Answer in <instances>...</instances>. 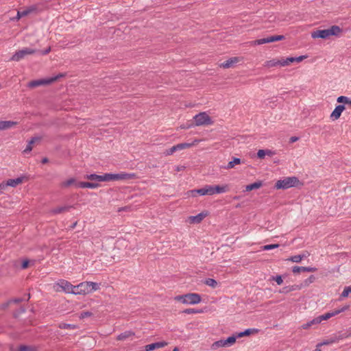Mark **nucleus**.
Masks as SVG:
<instances>
[{"label":"nucleus","instance_id":"f257e3e1","mask_svg":"<svg viewBox=\"0 0 351 351\" xmlns=\"http://www.w3.org/2000/svg\"><path fill=\"white\" fill-rule=\"evenodd\" d=\"M135 177L134 173H105L102 176L97 174H89L85 176V178L97 182H110L113 180H124L132 179Z\"/></svg>","mask_w":351,"mask_h":351},{"label":"nucleus","instance_id":"f03ea898","mask_svg":"<svg viewBox=\"0 0 351 351\" xmlns=\"http://www.w3.org/2000/svg\"><path fill=\"white\" fill-rule=\"evenodd\" d=\"M175 300L186 304H197L202 300L200 295L195 293L177 295Z\"/></svg>","mask_w":351,"mask_h":351},{"label":"nucleus","instance_id":"7ed1b4c3","mask_svg":"<svg viewBox=\"0 0 351 351\" xmlns=\"http://www.w3.org/2000/svg\"><path fill=\"white\" fill-rule=\"evenodd\" d=\"M299 182L296 177H287L283 180H278L275 184V188L276 189H287L296 186Z\"/></svg>","mask_w":351,"mask_h":351},{"label":"nucleus","instance_id":"20e7f679","mask_svg":"<svg viewBox=\"0 0 351 351\" xmlns=\"http://www.w3.org/2000/svg\"><path fill=\"white\" fill-rule=\"evenodd\" d=\"M64 76V74H60L55 77H52L48 79H41L37 80H32L28 83V87L31 88H34L42 85L50 84L54 82H56L60 77Z\"/></svg>","mask_w":351,"mask_h":351},{"label":"nucleus","instance_id":"39448f33","mask_svg":"<svg viewBox=\"0 0 351 351\" xmlns=\"http://www.w3.org/2000/svg\"><path fill=\"white\" fill-rule=\"evenodd\" d=\"M237 337H235L234 335L229 337L226 339H220L219 341H215L211 345V349L217 350L219 348L231 346L235 343Z\"/></svg>","mask_w":351,"mask_h":351},{"label":"nucleus","instance_id":"423d86ee","mask_svg":"<svg viewBox=\"0 0 351 351\" xmlns=\"http://www.w3.org/2000/svg\"><path fill=\"white\" fill-rule=\"evenodd\" d=\"M195 125H209L213 124V121L211 118L206 114V112H200L194 117Z\"/></svg>","mask_w":351,"mask_h":351},{"label":"nucleus","instance_id":"0eeeda50","mask_svg":"<svg viewBox=\"0 0 351 351\" xmlns=\"http://www.w3.org/2000/svg\"><path fill=\"white\" fill-rule=\"evenodd\" d=\"M37 50L32 48H23L16 51L11 58V60L19 62L23 59L27 55H32L35 53Z\"/></svg>","mask_w":351,"mask_h":351},{"label":"nucleus","instance_id":"6e6552de","mask_svg":"<svg viewBox=\"0 0 351 351\" xmlns=\"http://www.w3.org/2000/svg\"><path fill=\"white\" fill-rule=\"evenodd\" d=\"M56 286L58 288H60L62 291L68 293H73L74 290V286L65 280H60L56 283Z\"/></svg>","mask_w":351,"mask_h":351},{"label":"nucleus","instance_id":"1a4fd4ad","mask_svg":"<svg viewBox=\"0 0 351 351\" xmlns=\"http://www.w3.org/2000/svg\"><path fill=\"white\" fill-rule=\"evenodd\" d=\"M87 282H83L77 285V286H74V290L73 291V294H87L89 293V289L87 287Z\"/></svg>","mask_w":351,"mask_h":351},{"label":"nucleus","instance_id":"9d476101","mask_svg":"<svg viewBox=\"0 0 351 351\" xmlns=\"http://www.w3.org/2000/svg\"><path fill=\"white\" fill-rule=\"evenodd\" d=\"M191 146V144L190 143H180V144H178L176 145H174L172 147H171L170 149H167L164 154L166 155V156H169V155H171L173 154L174 152L178 151V150H181V149H186V148H189Z\"/></svg>","mask_w":351,"mask_h":351},{"label":"nucleus","instance_id":"9b49d317","mask_svg":"<svg viewBox=\"0 0 351 351\" xmlns=\"http://www.w3.org/2000/svg\"><path fill=\"white\" fill-rule=\"evenodd\" d=\"M306 58H307V56H298L296 58L289 57V58H287L286 59L282 58V66H288L291 63H293V62H300L302 60H304V59H306Z\"/></svg>","mask_w":351,"mask_h":351},{"label":"nucleus","instance_id":"f8f14e48","mask_svg":"<svg viewBox=\"0 0 351 351\" xmlns=\"http://www.w3.org/2000/svg\"><path fill=\"white\" fill-rule=\"evenodd\" d=\"M346 109V106L344 105H338L336 106L335 110L332 112L330 117L332 121L337 120L342 113V112Z\"/></svg>","mask_w":351,"mask_h":351},{"label":"nucleus","instance_id":"ddd939ff","mask_svg":"<svg viewBox=\"0 0 351 351\" xmlns=\"http://www.w3.org/2000/svg\"><path fill=\"white\" fill-rule=\"evenodd\" d=\"M317 270L316 267H299V266H294L292 268V271L294 274H299L300 272H315Z\"/></svg>","mask_w":351,"mask_h":351},{"label":"nucleus","instance_id":"4468645a","mask_svg":"<svg viewBox=\"0 0 351 351\" xmlns=\"http://www.w3.org/2000/svg\"><path fill=\"white\" fill-rule=\"evenodd\" d=\"M167 345V343L165 341H160L156 342L154 343L148 344L145 346V351H152L156 349H159L164 348Z\"/></svg>","mask_w":351,"mask_h":351},{"label":"nucleus","instance_id":"2eb2a0df","mask_svg":"<svg viewBox=\"0 0 351 351\" xmlns=\"http://www.w3.org/2000/svg\"><path fill=\"white\" fill-rule=\"evenodd\" d=\"M311 36L313 38H327L329 37L328 29L317 30L311 34Z\"/></svg>","mask_w":351,"mask_h":351},{"label":"nucleus","instance_id":"dca6fc26","mask_svg":"<svg viewBox=\"0 0 351 351\" xmlns=\"http://www.w3.org/2000/svg\"><path fill=\"white\" fill-rule=\"evenodd\" d=\"M302 288V285H293L283 287L280 290L281 293H288L291 291L300 290Z\"/></svg>","mask_w":351,"mask_h":351},{"label":"nucleus","instance_id":"f3484780","mask_svg":"<svg viewBox=\"0 0 351 351\" xmlns=\"http://www.w3.org/2000/svg\"><path fill=\"white\" fill-rule=\"evenodd\" d=\"M239 62V58L238 57H233L228 60L225 61L224 62L221 63L220 66L223 67L224 69H228L232 67L234 64Z\"/></svg>","mask_w":351,"mask_h":351},{"label":"nucleus","instance_id":"a211bd4d","mask_svg":"<svg viewBox=\"0 0 351 351\" xmlns=\"http://www.w3.org/2000/svg\"><path fill=\"white\" fill-rule=\"evenodd\" d=\"M99 184L95 182H80L76 184V186L79 188H90V189H96L99 187Z\"/></svg>","mask_w":351,"mask_h":351},{"label":"nucleus","instance_id":"6ab92c4d","mask_svg":"<svg viewBox=\"0 0 351 351\" xmlns=\"http://www.w3.org/2000/svg\"><path fill=\"white\" fill-rule=\"evenodd\" d=\"M206 213H200L195 216L189 217V221L193 223H199L206 217Z\"/></svg>","mask_w":351,"mask_h":351},{"label":"nucleus","instance_id":"aec40b11","mask_svg":"<svg viewBox=\"0 0 351 351\" xmlns=\"http://www.w3.org/2000/svg\"><path fill=\"white\" fill-rule=\"evenodd\" d=\"M72 206H64L61 207H57L51 210L53 215L61 214L64 212H68L72 208Z\"/></svg>","mask_w":351,"mask_h":351},{"label":"nucleus","instance_id":"412c9836","mask_svg":"<svg viewBox=\"0 0 351 351\" xmlns=\"http://www.w3.org/2000/svg\"><path fill=\"white\" fill-rule=\"evenodd\" d=\"M25 179V177H19L15 179H9L7 180L8 186L16 187L17 185L21 184Z\"/></svg>","mask_w":351,"mask_h":351},{"label":"nucleus","instance_id":"4be33fe9","mask_svg":"<svg viewBox=\"0 0 351 351\" xmlns=\"http://www.w3.org/2000/svg\"><path fill=\"white\" fill-rule=\"evenodd\" d=\"M16 125V122L12 121H0V130L10 128Z\"/></svg>","mask_w":351,"mask_h":351},{"label":"nucleus","instance_id":"5701e85b","mask_svg":"<svg viewBox=\"0 0 351 351\" xmlns=\"http://www.w3.org/2000/svg\"><path fill=\"white\" fill-rule=\"evenodd\" d=\"M343 338V336H339V337H334L330 338L329 339H327L326 341H324L319 343H318L317 346L320 348L321 346H325V345H330L334 343L337 342L339 339H342Z\"/></svg>","mask_w":351,"mask_h":351},{"label":"nucleus","instance_id":"b1692460","mask_svg":"<svg viewBox=\"0 0 351 351\" xmlns=\"http://www.w3.org/2000/svg\"><path fill=\"white\" fill-rule=\"evenodd\" d=\"M328 31L329 36H339L342 32V29L337 25H332L328 29Z\"/></svg>","mask_w":351,"mask_h":351},{"label":"nucleus","instance_id":"393cba45","mask_svg":"<svg viewBox=\"0 0 351 351\" xmlns=\"http://www.w3.org/2000/svg\"><path fill=\"white\" fill-rule=\"evenodd\" d=\"M282 59H280V60L273 59L271 60L266 61L264 64V66L266 67H268V68L276 66L277 65L282 66Z\"/></svg>","mask_w":351,"mask_h":351},{"label":"nucleus","instance_id":"a878e982","mask_svg":"<svg viewBox=\"0 0 351 351\" xmlns=\"http://www.w3.org/2000/svg\"><path fill=\"white\" fill-rule=\"evenodd\" d=\"M134 335V333L132 331H125L124 332H122L121 333L120 335H119L117 337V339L119 340V341H123V340H125L126 339L130 337H132Z\"/></svg>","mask_w":351,"mask_h":351},{"label":"nucleus","instance_id":"bb28decb","mask_svg":"<svg viewBox=\"0 0 351 351\" xmlns=\"http://www.w3.org/2000/svg\"><path fill=\"white\" fill-rule=\"evenodd\" d=\"M263 186V183L261 181H258L256 182H254L252 184H248L245 186V191H250L254 189H258L261 188Z\"/></svg>","mask_w":351,"mask_h":351},{"label":"nucleus","instance_id":"cd10ccee","mask_svg":"<svg viewBox=\"0 0 351 351\" xmlns=\"http://www.w3.org/2000/svg\"><path fill=\"white\" fill-rule=\"evenodd\" d=\"M189 193L192 197H197L199 195H206L205 186L198 189H194L189 191Z\"/></svg>","mask_w":351,"mask_h":351},{"label":"nucleus","instance_id":"c85d7f7f","mask_svg":"<svg viewBox=\"0 0 351 351\" xmlns=\"http://www.w3.org/2000/svg\"><path fill=\"white\" fill-rule=\"evenodd\" d=\"M337 101L348 105L351 108V99L346 96H339Z\"/></svg>","mask_w":351,"mask_h":351},{"label":"nucleus","instance_id":"c756f323","mask_svg":"<svg viewBox=\"0 0 351 351\" xmlns=\"http://www.w3.org/2000/svg\"><path fill=\"white\" fill-rule=\"evenodd\" d=\"M337 315V313H336L335 311H333L332 312H328L324 315H319V318L322 322V321L327 320V319H330V317L335 316Z\"/></svg>","mask_w":351,"mask_h":351},{"label":"nucleus","instance_id":"7c9ffc66","mask_svg":"<svg viewBox=\"0 0 351 351\" xmlns=\"http://www.w3.org/2000/svg\"><path fill=\"white\" fill-rule=\"evenodd\" d=\"M88 283V288L89 289V293H91L92 291H97L99 289V285L96 282H87Z\"/></svg>","mask_w":351,"mask_h":351},{"label":"nucleus","instance_id":"2f4dec72","mask_svg":"<svg viewBox=\"0 0 351 351\" xmlns=\"http://www.w3.org/2000/svg\"><path fill=\"white\" fill-rule=\"evenodd\" d=\"M16 351H36V348L30 346L21 345Z\"/></svg>","mask_w":351,"mask_h":351},{"label":"nucleus","instance_id":"473e14b6","mask_svg":"<svg viewBox=\"0 0 351 351\" xmlns=\"http://www.w3.org/2000/svg\"><path fill=\"white\" fill-rule=\"evenodd\" d=\"M268 39L269 43H272L282 40L285 39V36L283 35H274L268 36Z\"/></svg>","mask_w":351,"mask_h":351},{"label":"nucleus","instance_id":"72a5a7b5","mask_svg":"<svg viewBox=\"0 0 351 351\" xmlns=\"http://www.w3.org/2000/svg\"><path fill=\"white\" fill-rule=\"evenodd\" d=\"M36 10V8L35 6H31L24 10L20 11L19 15H21L22 16H27V14H29V13L35 11Z\"/></svg>","mask_w":351,"mask_h":351},{"label":"nucleus","instance_id":"f704fd0d","mask_svg":"<svg viewBox=\"0 0 351 351\" xmlns=\"http://www.w3.org/2000/svg\"><path fill=\"white\" fill-rule=\"evenodd\" d=\"M227 186H214L215 194L225 193L227 191Z\"/></svg>","mask_w":351,"mask_h":351},{"label":"nucleus","instance_id":"c9c22d12","mask_svg":"<svg viewBox=\"0 0 351 351\" xmlns=\"http://www.w3.org/2000/svg\"><path fill=\"white\" fill-rule=\"evenodd\" d=\"M204 283L212 288H215L218 285V282L215 279L213 278L206 279Z\"/></svg>","mask_w":351,"mask_h":351},{"label":"nucleus","instance_id":"e433bc0d","mask_svg":"<svg viewBox=\"0 0 351 351\" xmlns=\"http://www.w3.org/2000/svg\"><path fill=\"white\" fill-rule=\"evenodd\" d=\"M316 278L315 276L313 275H311L307 279H306L303 283L302 284V287H308L309 285H311V283H313L315 280Z\"/></svg>","mask_w":351,"mask_h":351},{"label":"nucleus","instance_id":"4c0bfd02","mask_svg":"<svg viewBox=\"0 0 351 351\" xmlns=\"http://www.w3.org/2000/svg\"><path fill=\"white\" fill-rule=\"evenodd\" d=\"M59 328L62 329H76L77 326L74 324H65V323H61L59 324Z\"/></svg>","mask_w":351,"mask_h":351},{"label":"nucleus","instance_id":"58836bf2","mask_svg":"<svg viewBox=\"0 0 351 351\" xmlns=\"http://www.w3.org/2000/svg\"><path fill=\"white\" fill-rule=\"evenodd\" d=\"M241 163V160L238 158H234L233 160L228 162L227 168L228 169H232L236 165H239Z\"/></svg>","mask_w":351,"mask_h":351},{"label":"nucleus","instance_id":"ea45409f","mask_svg":"<svg viewBox=\"0 0 351 351\" xmlns=\"http://www.w3.org/2000/svg\"><path fill=\"white\" fill-rule=\"evenodd\" d=\"M253 330H252V329H247V330H245L243 332H241L237 333L234 336L237 337V338H240V337H243L244 336H247V335H250V334H252Z\"/></svg>","mask_w":351,"mask_h":351},{"label":"nucleus","instance_id":"a19ab883","mask_svg":"<svg viewBox=\"0 0 351 351\" xmlns=\"http://www.w3.org/2000/svg\"><path fill=\"white\" fill-rule=\"evenodd\" d=\"M351 293V286L345 287L341 294V298H347Z\"/></svg>","mask_w":351,"mask_h":351},{"label":"nucleus","instance_id":"79ce46f5","mask_svg":"<svg viewBox=\"0 0 351 351\" xmlns=\"http://www.w3.org/2000/svg\"><path fill=\"white\" fill-rule=\"evenodd\" d=\"M269 39H268V37L267 38H261V39H257L254 41L252 42V44L253 45H263V44H265V43H269Z\"/></svg>","mask_w":351,"mask_h":351},{"label":"nucleus","instance_id":"37998d69","mask_svg":"<svg viewBox=\"0 0 351 351\" xmlns=\"http://www.w3.org/2000/svg\"><path fill=\"white\" fill-rule=\"evenodd\" d=\"M304 257V256L302 255H295L289 258V261H291L293 263H300Z\"/></svg>","mask_w":351,"mask_h":351},{"label":"nucleus","instance_id":"c03bdc74","mask_svg":"<svg viewBox=\"0 0 351 351\" xmlns=\"http://www.w3.org/2000/svg\"><path fill=\"white\" fill-rule=\"evenodd\" d=\"M271 152L270 150L259 149L257 152V156L259 158H263L266 154H270Z\"/></svg>","mask_w":351,"mask_h":351},{"label":"nucleus","instance_id":"a18cd8bd","mask_svg":"<svg viewBox=\"0 0 351 351\" xmlns=\"http://www.w3.org/2000/svg\"><path fill=\"white\" fill-rule=\"evenodd\" d=\"M205 189H206V195H212L215 194L214 186L206 185L205 186Z\"/></svg>","mask_w":351,"mask_h":351},{"label":"nucleus","instance_id":"49530a36","mask_svg":"<svg viewBox=\"0 0 351 351\" xmlns=\"http://www.w3.org/2000/svg\"><path fill=\"white\" fill-rule=\"evenodd\" d=\"M75 182V180L74 178H70V179L67 180L66 181L63 182L61 184V186L62 187H69L71 185H72L73 184H74Z\"/></svg>","mask_w":351,"mask_h":351},{"label":"nucleus","instance_id":"de8ad7c7","mask_svg":"<svg viewBox=\"0 0 351 351\" xmlns=\"http://www.w3.org/2000/svg\"><path fill=\"white\" fill-rule=\"evenodd\" d=\"M29 298H30V295H29V294H28V296H27V298H15V299H14V300H10V301L8 302V304H10V303H12V302H14V303H19V302H23V301H24V300L27 301V300L29 299Z\"/></svg>","mask_w":351,"mask_h":351},{"label":"nucleus","instance_id":"09e8293b","mask_svg":"<svg viewBox=\"0 0 351 351\" xmlns=\"http://www.w3.org/2000/svg\"><path fill=\"white\" fill-rule=\"evenodd\" d=\"M202 312V310H197L195 308H186L183 311V313L186 314L200 313Z\"/></svg>","mask_w":351,"mask_h":351},{"label":"nucleus","instance_id":"8fccbe9b","mask_svg":"<svg viewBox=\"0 0 351 351\" xmlns=\"http://www.w3.org/2000/svg\"><path fill=\"white\" fill-rule=\"evenodd\" d=\"M279 247L278 244H270V245H266L263 247V250H270L275 248H277Z\"/></svg>","mask_w":351,"mask_h":351},{"label":"nucleus","instance_id":"3c124183","mask_svg":"<svg viewBox=\"0 0 351 351\" xmlns=\"http://www.w3.org/2000/svg\"><path fill=\"white\" fill-rule=\"evenodd\" d=\"M271 280L276 281L278 285L283 283V280L281 276H272Z\"/></svg>","mask_w":351,"mask_h":351},{"label":"nucleus","instance_id":"603ef678","mask_svg":"<svg viewBox=\"0 0 351 351\" xmlns=\"http://www.w3.org/2000/svg\"><path fill=\"white\" fill-rule=\"evenodd\" d=\"M42 137L41 136H34L30 140V144H34L36 143H38L41 141Z\"/></svg>","mask_w":351,"mask_h":351},{"label":"nucleus","instance_id":"864d4df0","mask_svg":"<svg viewBox=\"0 0 351 351\" xmlns=\"http://www.w3.org/2000/svg\"><path fill=\"white\" fill-rule=\"evenodd\" d=\"M32 145L33 144H30V141H29L28 142V145H27V147L25 149V150L23 151V152L25 154L29 153L32 150V148H33Z\"/></svg>","mask_w":351,"mask_h":351},{"label":"nucleus","instance_id":"5fc2aeb1","mask_svg":"<svg viewBox=\"0 0 351 351\" xmlns=\"http://www.w3.org/2000/svg\"><path fill=\"white\" fill-rule=\"evenodd\" d=\"M8 186V184H7V181L3 182L2 183H1L0 184V192L2 193Z\"/></svg>","mask_w":351,"mask_h":351},{"label":"nucleus","instance_id":"6e6d98bb","mask_svg":"<svg viewBox=\"0 0 351 351\" xmlns=\"http://www.w3.org/2000/svg\"><path fill=\"white\" fill-rule=\"evenodd\" d=\"M310 322H311V325L313 326V325L318 324L321 323V321L318 316V317L313 319L311 321H310Z\"/></svg>","mask_w":351,"mask_h":351},{"label":"nucleus","instance_id":"4d7b16f0","mask_svg":"<svg viewBox=\"0 0 351 351\" xmlns=\"http://www.w3.org/2000/svg\"><path fill=\"white\" fill-rule=\"evenodd\" d=\"M92 315V313L89 312V311H85V312H82L80 315V317L81 318H84V317H90Z\"/></svg>","mask_w":351,"mask_h":351},{"label":"nucleus","instance_id":"13d9d810","mask_svg":"<svg viewBox=\"0 0 351 351\" xmlns=\"http://www.w3.org/2000/svg\"><path fill=\"white\" fill-rule=\"evenodd\" d=\"M349 308V306H343V308H341V309H338V310H335V311L336 313H337V315L339 314L341 312H343L346 310H348Z\"/></svg>","mask_w":351,"mask_h":351},{"label":"nucleus","instance_id":"bf43d9fd","mask_svg":"<svg viewBox=\"0 0 351 351\" xmlns=\"http://www.w3.org/2000/svg\"><path fill=\"white\" fill-rule=\"evenodd\" d=\"M28 265H29V261L25 260L22 263L21 267H22V269H26L28 267Z\"/></svg>","mask_w":351,"mask_h":351},{"label":"nucleus","instance_id":"052dcab7","mask_svg":"<svg viewBox=\"0 0 351 351\" xmlns=\"http://www.w3.org/2000/svg\"><path fill=\"white\" fill-rule=\"evenodd\" d=\"M130 206H125V207H121V208H119L118 209V212H121V211H130Z\"/></svg>","mask_w":351,"mask_h":351},{"label":"nucleus","instance_id":"680f3d73","mask_svg":"<svg viewBox=\"0 0 351 351\" xmlns=\"http://www.w3.org/2000/svg\"><path fill=\"white\" fill-rule=\"evenodd\" d=\"M298 139H299V138H298V137H297V136H292V137H291V138H290L289 141H290V143H295V142H296Z\"/></svg>","mask_w":351,"mask_h":351},{"label":"nucleus","instance_id":"e2e57ef3","mask_svg":"<svg viewBox=\"0 0 351 351\" xmlns=\"http://www.w3.org/2000/svg\"><path fill=\"white\" fill-rule=\"evenodd\" d=\"M311 326H312V325H311V322H307L306 324H304V325L302 326V328H303L304 329H307V328H308L309 327H311Z\"/></svg>","mask_w":351,"mask_h":351},{"label":"nucleus","instance_id":"0e129e2a","mask_svg":"<svg viewBox=\"0 0 351 351\" xmlns=\"http://www.w3.org/2000/svg\"><path fill=\"white\" fill-rule=\"evenodd\" d=\"M50 51H51V48L49 47L47 49H45V51H42L41 53L43 55H46V54L49 53L50 52Z\"/></svg>","mask_w":351,"mask_h":351},{"label":"nucleus","instance_id":"69168bd1","mask_svg":"<svg viewBox=\"0 0 351 351\" xmlns=\"http://www.w3.org/2000/svg\"><path fill=\"white\" fill-rule=\"evenodd\" d=\"M47 162H48V158H43L42 163L45 164Z\"/></svg>","mask_w":351,"mask_h":351},{"label":"nucleus","instance_id":"338daca9","mask_svg":"<svg viewBox=\"0 0 351 351\" xmlns=\"http://www.w3.org/2000/svg\"><path fill=\"white\" fill-rule=\"evenodd\" d=\"M19 13H20V11H18V12H17V16H16V19H21V17H23L22 16L19 15Z\"/></svg>","mask_w":351,"mask_h":351},{"label":"nucleus","instance_id":"774afa93","mask_svg":"<svg viewBox=\"0 0 351 351\" xmlns=\"http://www.w3.org/2000/svg\"><path fill=\"white\" fill-rule=\"evenodd\" d=\"M314 351H322V350L319 347H317V346H316V348L315 349Z\"/></svg>","mask_w":351,"mask_h":351}]
</instances>
